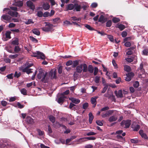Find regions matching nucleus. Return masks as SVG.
I'll use <instances>...</instances> for the list:
<instances>
[{
  "label": "nucleus",
  "instance_id": "1",
  "mask_svg": "<svg viewBox=\"0 0 148 148\" xmlns=\"http://www.w3.org/2000/svg\"><path fill=\"white\" fill-rule=\"evenodd\" d=\"M77 73H80L82 70L83 72H86L88 71V67L87 65L85 63H82L77 66L76 68Z\"/></svg>",
  "mask_w": 148,
  "mask_h": 148
},
{
  "label": "nucleus",
  "instance_id": "2",
  "mask_svg": "<svg viewBox=\"0 0 148 148\" xmlns=\"http://www.w3.org/2000/svg\"><path fill=\"white\" fill-rule=\"evenodd\" d=\"M45 24V27L41 28L42 30L45 32H49L53 28V25L51 24L48 22H45L44 23Z\"/></svg>",
  "mask_w": 148,
  "mask_h": 148
},
{
  "label": "nucleus",
  "instance_id": "3",
  "mask_svg": "<svg viewBox=\"0 0 148 148\" xmlns=\"http://www.w3.org/2000/svg\"><path fill=\"white\" fill-rule=\"evenodd\" d=\"M32 56L34 57H37L38 59H44L45 56L44 54L40 51H37L36 53H33Z\"/></svg>",
  "mask_w": 148,
  "mask_h": 148
},
{
  "label": "nucleus",
  "instance_id": "4",
  "mask_svg": "<svg viewBox=\"0 0 148 148\" xmlns=\"http://www.w3.org/2000/svg\"><path fill=\"white\" fill-rule=\"evenodd\" d=\"M131 124V121L127 120L126 121H123L121 123V125L122 127L125 128L129 127Z\"/></svg>",
  "mask_w": 148,
  "mask_h": 148
},
{
  "label": "nucleus",
  "instance_id": "5",
  "mask_svg": "<svg viewBox=\"0 0 148 148\" xmlns=\"http://www.w3.org/2000/svg\"><path fill=\"white\" fill-rule=\"evenodd\" d=\"M33 65V64H31L30 65H28L27 66L23 69L21 68H20V70H22L24 72H26L27 74H29L30 73H32V71H31L32 69H29V68L31 66Z\"/></svg>",
  "mask_w": 148,
  "mask_h": 148
},
{
  "label": "nucleus",
  "instance_id": "6",
  "mask_svg": "<svg viewBox=\"0 0 148 148\" xmlns=\"http://www.w3.org/2000/svg\"><path fill=\"white\" fill-rule=\"evenodd\" d=\"M50 78H55L56 77V71L55 69L51 70L49 73H48Z\"/></svg>",
  "mask_w": 148,
  "mask_h": 148
},
{
  "label": "nucleus",
  "instance_id": "7",
  "mask_svg": "<svg viewBox=\"0 0 148 148\" xmlns=\"http://www.w3.org/2000/svg\"><path fill=\"white\" fill-rule=\"evenodd\" d=\"M6 10H8L7 13L8 14L12 16H15L16 17H17L18 13L17 12H13L10 10L8 8H5L4 9L3 11H5Z\"/></svg>",
  "mask_w": 148,
  "mask_h": 148
},
{
  "label": "nucleus",
  "instance_id": "8",
  "mask_svg": "<svg viewBox=\"0 0 148 148\" xmlns=\"http://www.w3.org/2000/svg\"><path fill=\"white\" fill-rule=\"evenodd\" d=\"M50 78L48 73L47 72L44 73L43 77L41 79V81L44 83L47 82L48 80Z\"/></svg>",
  "mask_w": 148,
  "mask_h": 148
},
{
  "label": "nucleus",
  "instance_id": "9",
  "mask_svg": "<svg viewBox=\"0 0 148 148\" xmlns=\"http://www.w3.org/2000/svg\"><path fill=\"white\" fill-rule=\"evenodd\" d=\"M11 17L9 15L6 14H3L1 17V19L2 21H3L4 20L10 23L11 22Z\"/></svg>",
  "mask_w": 148,
  "mask_h": 148
},
{
  "label": "nucleus",
  "instance_id": "10",
  "mask_svg": "<svg viewBox=\"0 0 148 148\" xmlns=\"http://www.w3.org/2000/svg\"><path fill=\"white\" fill-rule=\"evenodd\" d=\"M134 74L132 73H130L126 74V77L125 78V80L128 82L131 80L132 78L134 76Z\"/></svg>",
  "mask_w": 148,
  "mask_h": 148
},
{
  "label": "nucleus",
  "instance_id": "11",
  "mask_svg": "<svg viewBox=\"0 0 148 148\" xmlns=\"http://www.w3.org/2000/svg\"><path fill=\"white\" fill-rule=\"evenodd\" d=\"M142 74H140L138 75L139 78H140L142 80H145L146 82L147 81V80L145 79V78L147 77V74L144 72H142Z\"/></svg>",
  "mask_w": 148,
  "mask_h": 148
},
{
  "label": "nucleus",
  "instance_id": "12",
  "mask_svg": "<svg viewBox=\"0 0 148 148\" xmlns=\"http://www.w3.org/2000/svg\"><path fill=\"white\" fill-rule=\"evenodd\" d=\"M113 112V111L112 110H108L105 113H103L101 115L103 118H105L112 114Z\"/></svg>",
  "mask_w": 148,
  "mask_h": 148
},
{
  "label": "nucleus",
  "instance_id": "13",
  "mask_svg": "<svg viewBox=\"0 0 148 148\" xmlns=\"http://www.w3.org/2000/svg\"><path fill=\"white\" fill-rule=\"evenodd\" d=\"M27 6L30 8L31 9L33 10L35 8V7L33 3L30 1H28L26 3Z\"/></svg>",
  "mask_w": 148,
  "mask_h": 148
},
{
  "label": "nucleus",
  "instance_id": "14",
  "mask_svg": "<svg viewBox=\"0 0 148 148\" xmlns=\"http://www.w3.org/2000/svg\"><path fill=\"white\" fill-rule=\"evenodd\" d=\"M117 116L116 115L111 116L108 119V121L110 123L115 121L117 120Z\"/></svg>",
  "mask_w": 148,
  "mask_h": 148
},
{
  "label": "nucleus",
  "instance_id": "15",
  "mask_svg": "<svg viewBox=\"0 0 148 148\" xmlns=\"http://www.w3.org/2000/svg\"><path fill=\"white\" fill-rule=\"evenodd\" d=\"M70 100H71L73 103L75 104L78 103L80 102V101L79 99L73 97L69 98Z\"/></svg>",
  "mask_w": 148,
  "mask_h": 148
},
{
  "label": "nucleus",
  "instance_id": "16",
  "mask_svg": "<svg viewBox=\"0 0 148 148\" xmlns=\"http://www.w3.org/2000/svg\"><path fill=\"white\" fill-rule=\"evenodd\" d=\"M74 8L73 10L74 11H79L81 9V6L77 4H75L74 5Z\"/></svg>",
  "mask_w": 148,
  "mask_h": 148
},
{
  "label": "nucleus",
  "instance_id": "17",
  "mask_svg": "<svg viewBox=\"0 0 148 148\" xmlns=\"http://www.w3.org/2000/svg\"><path fill=\"white\" fill-rule=\"evenodd\" d=\"M115 94L117 97H123L122 91L121 90H119L118 92L115 91Z\"/></svg>",
  "mask_w": 148,
  "mask_h": 148
},
{
  "label": "nucleus",
  "instance_id": "18",
  "mask_svg": "<svg viewBox=\"0 0 148 148\" xmlns=\"http://www.w3.org/2000/svg\"><path fill=\"white\" fill-rule=\"evenodd\" d=\"M26 121L30 124H32L34 123L33 119L29 116H27L26 119Z\"/></svg>",
  "mask_w": 148,
  "mask_h": 148
},
{
  "label": "nucleus",
  "instance_id": "19",
  "mask_svg": "<svg viewBox=\"0 0 148 148\" xmlns=\"http://www.w3.org/2000/svg\"><path fill=\"white\" fill-rule=\"evenodd\" d=\"M107 19L106 18H104V16L102 15H101L100 16L99 19V21L102 23H105Z\"/></svg>",
  "mask_w": 148,
  "mask_h": 148
},
{
  "label": "nucleus",
  "instance_id": "20",
  "mask_svg": "<svg viewBox=\"0 0 148 148\" xmlns=\"http://www.w3.org/2000/svg\"><path fill=\"white\" fill-rule=\"evenodd\" d=\"M74 5L73 4H70L67 5L66 10H74Z\"/></svg>",
  "mask_w": 148,
  "mask_h": 148
},
{
  "label": "nucleus",
  "instance_id": "21",
  "mask_svg": "<svg viewBox=\"0 0 148 148\" xmlns=\"http://www.w3.org/2000/svg\"><path fill=\"white\" fill-rule=\"evenodd\" d=\"M42 7L44 10H47L49 9L50 8V5L48 3H46L43 4Z\"/></svg>",
  "mask_w": 148,
  "mask_h": 148
},
{
  "label": "nucleus",
  "instance_id": "22",
  "mask_svg": "<svg viewBox=\"0 0 148 148\" xmlns=\"http://www.w3.org/2000/svg\"><path fill=\"white\" fill-rule=\"evenodd\" d=\"M132 127L134 129V130L137 131L140 128V126L138 125H137L136 126H135L134 124H132L131 125Z\"/></svg>",
  "mask_w": 148,
  "mask_h": 148
},
{
  "label": "nucleus",
  "instance_id": "23",
  "mask_svg": "<svg viewBox=\"0 0 148 148\" xmlns=\"http://www.w3.org/2000/svg\"><path fill=\"white\" fill-rule=\"evenodd\" d=\"M88 115L89 117V122L90 123H91L94 117L92 113L91 112L89 113Z\"/></svg>",
  "mask_w": 148,
  "mask_h": 148
},
{
  "label": "nucleus",
  "instance_id": "24",
  "mask_svg": "<svg viewBox=\"0 0 148 148\" xmlns=\"http://www.w3.org/2000/svg\"><path fill=\"white\" fill-rule=\"evenodd\" d=\"M65 98V97L64 96H62L61 97H60L58 100V102L60 103H62L64 101V99Z\"/></svg>",
  "mask_w": 148,
  "mask_h": 148
},
{
  "label": "nucleus",
  "instance_id": "25",
  "mask_svg": "<svg viewBox=\"0 0 148 148\" xmlns=\"http://www.w3.org/2000/svg\"><path fill=\"white\" fill-rule=\"evenodd\" d=\"M97 98L98 97H92L91 99V103L92 104H95V106L96 103V100Z\"/></svg>",
  "mask_w": 148,
  "mask_h": 148
},
{
  "label": "nucleus",
  "instance_id": "26",
  "mask_svg": "<svg viewBox=\"0 0 148 148\" xmlns=\"http://www.w3.org/2000/svg\"><path fill=\"white\" fill-rule=\"evenodd\" d=\"M44 73L40 71L37 75L38 78L39 79H42V77H43Z\"/></svg>",
  "mask_w": 148,
  "mask_h": 148
},
{
  "label": "nucleus",
  "instance_id": "27",
  "mask_svg": "<svg viewBox=\"0 0 148 148\" xmlns=\"http://www.w3.org/2000/svg\"><path fill=\"white\" fill-rule=\"evenodd\" d=\"M93 67L91 65H89L88 68V70L90 73H92L93 71Z\"/></svg>",
  "mask_w": 148,
  "mask_h": 148
},
{
  "label": "nucleus",
  "instance_id": "28",
  "mask_svg": "<svg viewBox=\"0 0 148 148\" xmlns=\"http://www.w3.org/2000/svg\"><path fill=\"white\" fill-rule=\"evenodd\" d=\"M124 70L125 71L128 72L130 71L131 68L130 66L125 65L124 66Z\"/></svg>",
  "mask_w": 148,
  "mask_h": 148
},
{
  "label": "nucleus",
  "instance_id": "29",
  "mask_svg": "<svg viewBox=\"0 0 148 148\" xmlns=\"http://www.w3.org/2000/svg\"><path fill=\"white\" fill-rule=\"evenodd\" d=\"M33 33L35 34L38 35L39 36L40 34V33L39 32V31L36 29H34L33 31Z\"/></svg>",
  "mask_w": 148,
  "mask_h": 148
},
{
  "label": "nucleus",
  "instance_id": "30",
  "mask_svg": "<svg viewBox=\"0 0 148 148\" xmlns=\"http://www.w3.org/2000/svg\"><path fill=\"white\" fill-rule=\"evenodd\" d=\"M12 44L14 45H18L19 44L18 39L16 38L14 40H13L12 42Z\"/></svg>",
  "mask_w": 148,
  "mask_h": 148
},
{
  "label": "nucleus",
  "instance_id": "31",
  "mask_svg": "<svg viewBox=\"0 0 148 148\" xmlns=\"http://www.w3.org/2000/svg\"><path fill=\"white\" fill-rule=\"evenodd\" d=\"M15 5L19 7H21L23 5V2L21 1H19L16 3Z\"/></svg>",
  "mask_w": 148,
  "mask_h": 148
},
{
  "label": "nucleus",
  "instance_id": "32",
  "mask_svg": "<svg viewBox=\"0 0 148 148\" xmlns=\"http://www.w3.org/2000/svg\"><path fill=\"white\" fill-rule=\"evenodd\" d=\"M117 27L119 29H120L121 31L123 30L125 28V26L122 24L119 25L117 26Z\"/></svg>",
  "mask_w": 148,
  "mask_h": 148
},
{
  "label": "nucleus",
  "instance_id": "33",
  "mask_svg": "<svg viewBox=\"0 0 148 148\" xmlns=\"http://www.w3.org/2000/svg\"><path fill=\"white\" fill-rule=\"evenodd\" d=\"M50 120L52 123H54L55 121V118L53 116H49Z\"/></svg>",
  "mask_w": 148,
  "mask_h": 148
},
{
  "label": "nucleus",
  "instance_id": "34",
  "mask_svg": "<svg viewBox=\"0 0 148 148\" xmlns=\"http://www.w3.org/2000/svg\"><path fill=\"white\" fill-rule=\"evenodd\" d=\"M20 91L21 94L24 95H27V90L26 89L24 88L20 90Z\"/></svg>",
  "mask_w": 148,
  "mask_h": 148
},
{
  "label": "nucleus",
  "instance_id": "35",
  "mask_svg": "<svg viewBox=\"0 0 148 148\" xmlns=\"http://www.w3.org/2000/svg\"><path fill=\"white\" fill-rule=\"evenodd\" d=\"M11 32L10 31H7L5 33V36L8 39H10L11 38L10 37V34Z\"/></svg>",
  "mask_w": 148,
  "mask_h": 148
},
{
  "label": "nucleus",
  "instance_id": "36",
  "mask_svg": "<svg viewBox=\"0 0 148 148\" xmlns=\"http://www.w3.org/2000/svg\"><path fill=\"white\" fill-rule=\"evenodd\" d=\"M21 50V49L18 46H16L14 48V51L16 53H18Z\"/></svg>",
  "mask_w": 148,
  "mask_h": 148
},
{
  "label": "nucleus",
  "instance_id": "37",
  "mask_svg": "<svg viewBox=\"0 0 148 148\" xmlns=\"http://www.w3.org/2000/svg\"><path fill=\"white\" fill-rule=\"evenodd\" d=\"M112 21L114 23H117L120 21L119 18H113L112 19Z\"/></svg>",
  "mask_w": 148,
  "mask_h": 148
},
{
  "label": "nucleus",
  "instance_id": "38",
  "mask_svg": "<svg viewBox=\"0 0 148 148\" xmlns=\"http://www.w3.org/2000/svg\"><path fill=\"white\" fill-rule=\"evenodd\" d=\"M78 64V61L77 60H75L73 61L72 67L74 68Z\"/></svg>",
  "mask_w": 148,
  "mask_h": 148
},
{
  "label": "nucleus",
  "instance_id": "39",
  "mask_svg": "<svg viewBox=\"0 0 148 148\" xmlns=\"http://www.w3.org/2000/svg\"><path fill=\"white\" fill-rule=\"evenodd\" d=\"M135 88H137L139 85V84L138 82L137 81H135L133 84Z\"/></svg>",
  "mask_w": 148,
  "mask_h": 148
},
{
  "label": "nucleus",
  "instance_id": "40",
  "mask_svg": "<svg viewBox=\"0 0 148 148\" xmlns=\"http://www.w3.org/2000/svg\"><path fill=\"white\" fill-rule=\"evenodd\" d=\"M84 26L86 28L89 30H93V28L89 25L85 24L84 25Z\"/></svg>",
  "mask_w": 148,
  "mask_h": 148
},
{
  "label": "nucleus",
  "instance_id": "41",
  "mask_svg": "<svg viewBox=\"0 0 148 148\" xmlns=\"http://www.w3.org/2000/svg\"><path fill=\"white\" fill-rule=\"evenodd\" d=\"M43 16L45 17L50 16V13L47 12H45L43 14Z\"/></svg>",
  "mask_w": 148,
  "mask_h": 148
},
{
  "label": "nucleus",
  "instance_id": "42",
  "mask_svg": "<svg viewBox=\"0 0 148 148\" xmlns=\"http://www.w3.org/2000/svg\"><path fill=\"white\" fill-rule=\"evenodd\" d=\"M116 137L117 139H119V140H120L121 141H123L124 140V139L122 137L119 135H117L116 136Z\"/></svg>",
  "mask_w": 148,
  "mask_h": 148
},
{
  "label": "nucleus",
  "instance_id": "43",
  "mask_svg": "<svg viewBox=\"0 0 148 148\" xmlns=\"http://www.w3.org/2000/svg\"><path fill=\"white\" fill-rule=\"evenodd\" d=\"M99 79L100 77L97 76L95 77V82H96V83L98 84L99 83Z\"/></svg>",
  "mask_w": 148,
  "mask_h": 148
},
{
  "label": "nucleus",
  "instance_id": "44",
  "mask_svg": "<svg viewBox=\"0 0 148 148\" xmlns=\"http://www.w3.org/2000/svg\"><path fill=\"white\" fill-rule=\"evenodd\" d=\"M33 23V22L32 21V20L31 19H29L27 21L25 22V23L27 25Z\"/></svg>",
  "mask_w": 148,
  "mask_h": 148
},
{
  "label": "nucleus",
  "instance_id": "45",
  "mask_svg": "<svg viewBox=\"0 0 148 148\" xmlns=\"http://www.w3.org/2000/svg\"><path fill=\"white\" fill-rule=\"evenodd\" d=\"M112 25V21L111 20L108 21L106 23V26L107 27H110Z\"/></svg>",
  "mask_w": 148,
  "mask_h": 148
},
{
  "label": "nucleus",
  "instance_id": "46",
  "mask_svg": "<svg viewBox=\"0 0 148 148\" xmlns=\"http://www.w3.org/2000/svg\"><path fill=\"white\" fill-rule=\"evenodd\" d=\"M30 39L33 42H38V40H37L35 38H34L32 36H30Z\"/></svg>",
  "mask_w": 148,
  "mask_h": 148
},
{
  "label": "nucleus",
  "instance_id": "47",
  "mask_svg": "<svg viewBox=\"0 0 148 148\" xmlns=\"http://www.w3.org/2000/svg\"><path fill=\"white\" fill-rule=\"evenodd\" d=\"M124 45L126 47H129L131 46V43L129 42H126L125 43Z\"/></svg>",
  "mask_w": 148,
  "mask_h": 148
},
{
  "label": "nucleus",
  "instance_id": "48",
  "mask_svg": "<svg viewBox=\"0 0 148 148\" xmlns=\"http://www.w3.org/2000/svg\"><path fill=\"white\" fill-rule=\"evenodd\" d=\"M105 87L103 89V90L101 91V92L102 93H104L105 92L106 90H107L108 87V85H106V86H104Z\"/></svg>",
  "mask_w": 148,
  "mask_h": 148
},
{
  "label": "nucleus",
  "instance_id": "49",
  "mask_svg": "<svg viewBox=\"0 0 148 148\" xmlns=\"http://www.w3.org/2000/svg\"><path fill=\"white\" fill-rule=\"evenodd\" d=\"M107 37H108V39H109L112 42L113 41L114 39L113 38V36H112V35H108V36Z\"/></svg>",
  "mask_w": 148,
  "mask_h": 148
},
{
  "label": "nucleus",
  "instance_id": "50",
  "mask_svg": "<svg viewBox=\"0 0 148 148\" xmlns=\"http://www.w3.org/2000/svg\"><path fill=\"white\" fill-rule=\"evenodd\" d=\"M88 106V103H84L83 105V108L84 109H87Z\"/></svg>",
  "mask_w": 148,
  "mask_h": 148
},
{
  "label": "nucleus",
  "instance_id": "51",
  "mask_svg": "<svg viewBox=\"0 0 148 148\" xmlns=\"http://www.w3.org/2000/svg\"><path fill=\"white\" fill-rule=\"evenodd\" d=\"M37 16L39 17H42L43 16V14L41 11H38L37 12Z\"/></svg>",
  "mask_w": 148,
  "mask_h": 148
},
{
  "label": "nucleus",
  "instance_id": "52",
  "mask_svg": "<svg viewBox=\"0 0 148 148\" xmlns=\"http://www.w3.org/2000/svg\"><path fill=\"white\" fill-rule=\"evenodd\" d=\"M21 75V73L19 72L18 73L17 71H16L14 74V76L16 77L17 78H18Z\"/></svg>",
  "mask_w": 148,
  "mask_h": 148
},
{
  "label": "nucleus",
  "instance_id": "53",
  "mask_svg": "<svg viewBox=\"0 0 148 148\" xmlns=\"http://www.w3.org/2000/svg\"><path fill=\"white\" fill-rule=\"evenodd\" d=\"M18 56V55L15 54L14 55H11L9 56V58L12 59H14L16 58Z\"/></svg>",
  "mask_w": 148,
  "mask_h": 148
},
{
  "label": "nucleus",
  "instance_id": "54",
  "mask_svg": "<svg viewBox=\"0 0 148 148\" xmlns=\"http://www.w3.org/2000/svg\"><path fill=\"white\" fill-rule=\"evenodd\" d=\"M98 69L97 67H95L94 68V75H95L97 74L98 72Z\"/></svg>",
  "mask_w": 148,
  "mask_h": 148
},
{
  "label": "nucleus",
  "instance_id": "55",
  "mask_svg": "<svg viewBox=\"0 0 148 148\" xmlns=\"http://www.w3.org/2000/svg\"><path fill=\"white\" fill-rule=\"evenodd\" d=\"M143 64L141 63L140 65L139 69L142 72H144V69H143Z\"/></svg>",
  "mask_w": 148,
  "mask_h": 148
},
{
  "label": "nucleus",
  "instance_id": "56",
  "mask_svg": "<svg viewBox=\"0 0 148 148\" xmlns=\"http://www.w3.org/2000/svg\"><path fill=\"white\" fill-rule=\"evenodd\" d=\"M73 64V62L72 60H70L67 62L66 65V66H70Z\"/></svg>",
  "mask_w": 148,
  "mask_h": 148
},
{
  "label": "nucleus",
  "instance_id": "57",
  "mask_svg": "<svg viewBox=\"0 0 148 148\" xmlns=\"http://www.w3.org/2000/svg\"><path fill=\"white\" fill-rule=\"evenodd\" d=\"M96 134V133H95V132H89L88 133L86 134V135L87 136H90V135H95Z\"/></svg>",
  "mask_w": 148,
  "mask_h": 148
},
{
  "label": "nucleus",
  "instance_id": "58",
  "mask_svg": "<svg viewBox=\"0 0 148 148\" xmlns=\"http://www.w3.org/2000/svg\"><path fill=\"white\" fill-rule=\"evenodd\" d=\"M91 6L93 8H95L97 6V4L96 3H93L91 5Z\"/></svg>",
  "mask_w": 148,
  "mask_h": 148
},
{
  "label": "nucleus",
  "instance_id": "59",
  "mask_svg": "<svg viewBox=\"0 0 148 148\" xmlns=\"http://www.w3.org/2000/svg\"><path fill=\"white\" fill-rule=\"evenodd\" d=\"M109 109V107L108 106H106L104 108H102L101 110V111H105L107 110H108Z\"/></svg>",
  "mask_w": 148,
  "mask_h": 148
},
{
  "label": "nucleus",
  "instance_id": "60",
  "mask_svg": "<svg viewBox=\"0 0 148 148\" xmlns=\"http://www.w3.org/2000/svg\"><path fill=\"white\" fill-rule=\"evenodd\" d=\"M86 141V140H85V138H80L77 140V141L79 142H80L81 141L82 142L85 141Z\"/></svg>",
  "mask_w": 148,
  "mask_h": 148
},
{
  "label": "nucleus",
  "instance_id": "61",
  "mask_svg": "<svg viewBox=\"0 0 148 148\" xmlns=\"http://www.w3.org/2000/svg\"><path fill=\"white\" fill-rule=\"evenodd\" d=\"M16 25L13 23H11L9 24L8 27L10 28L13 27L15 26Z\"/></svg>",
  "mask_w": 148,
  "mask_h": 148
},
{
  "label": "nucleus",
  "instance_id": "62",
  "mask_svg": "<svg viewBox=\"0 0 148 148\" xmlns=\"http://www.w3.org/2000/svg\"><path fill=\"white\" fill-rule=\"evenodd\" d=\"M37 131L38 132L39 135L40 136L42 135L43 134V132L39 129L37 130Z\"/></svg>",
  "mask_w": 148,
  "mask_h": 148
},
{
  "label": "nucleus",
  "instance_id": "63",
  "mask_svg": "<svg viewBox=\"0 0 148 148\" xmlns=\"http://www.w3.org/2000/svg\"><path fill=\"white\" fill-rule=\"evenodd\" d=\"M62 66H60L58 69V72L59 73L61 74L62 73Z\"/></svg>",
  "mask_w": 148,
  "mask_h": 148
},
{
  "label": "nucleus",
  "instance_id": "64",
  "mask_svg": "<svg viewBox=\"0 0 148 148\" xmlns=\"http://www.w3.org/2000/svg\"><path fill=\"white\" fill-rule=\"evenodd\" d=\"M97 124L99 126H102L103 125V123L100 121H96Z\"/></svg>",
  "mask_w": 148,
  "mask_h": 148
}]
</instances>
